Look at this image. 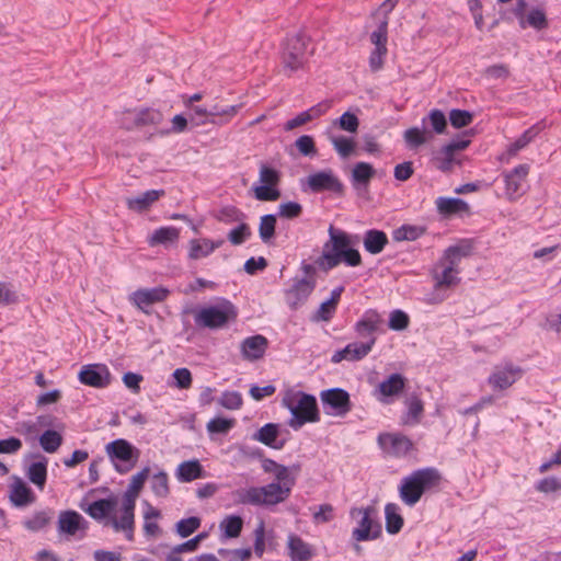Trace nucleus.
Masks as SVG:
<instances>
[{
	"instance_id": "nucleus-1",
	"label": "nucleus",
	"mask_w": 561,
	"mask_h": 561,
	"mask_svg": "<svg viewBox=\"0 0 561 561\" xmlns=\"http://www.w3.org/2000/svg\"><path fill=\"white\" fill-rule=\"evenodd\" d=\"M261 467L265 473L274 477V481L263 486H250L237 491L240 504L270 507L285 502L290 496L301 471V465L298 462L287 467L271 458H264Z\"/></svg>"
},
{
	"instance_id": "nucleus-2",
	"label": "nucleus",
	"mask_w": 561,
	"mask_h": 561,
	"mask_svg": "<svg viewBox=\"0 0 561 561\" xmlns=\"http://www.w3.org/2000/svg\"><path fill=\"white\" fill-rule=\"evenodd\" d=\"M328 233L329 240L323 244L322 254L316 261L320 270L328 272L342 262L352 267L362 264L360 253L352 248L351 236L347 232L330 225Z\"/></svg>"
},
{
	"instance_id": "nucleus-3",
	"label": "nucleus",
	"mask_w": 561,
	"mask_h": 561,
	"mask_svg": "<svg viewBox=\"0 0 561 561\" xmlns=\"http://www.w3.org/2000/svg\"><path fill=\"white\" fill-rule=\"evenodd\" d=\"M193 314L198 329L220 330L237 321L238 308L229 299L217 297L211 304L194 309Z\"/></svg>"
},
{
	"instance_id": "nucleus-4",
	"label": "nucleus",
	"mask_w": 561,
	"mask_h": 561,
	"mask_svg": "<svg viewBox=\"0 0 561 561\" xmlns=\"http://www.w3.org/2000/svg\"><path fill=\"white\" fill-rule=\"evenodd\" d=\"M310 46V38L304 33H296L286 37L282 45L280 61L287 76L307 67L309 58L313 54V47Z\"/></svg>"
},
{
	"instance_id": "nucleus-5",
	"label": "nucleus",
	"mask_w": 561,
	"mask_h": 561,
	"mask_svg": "<svg viewBox=\"0 0 561 561\" xmlns=\"http://www.w3.org/2000/svg\"><path fill=\"white\" fill-rule=\"evenodd\" d=\"M282 404L291 413L289 425L293 428H299L308 422H318L320 420L316 397L299 390L288 389Z\"/></svg>"
},
{
	"instance_id": "nucleus-6",
	"label": "nucleus",
	"mask_w": 561,
	"mask_h": 561,
	"mask_svg": "<svg viewBox=\"0 0 561 561\" xmlns=\"http://www.w3.org/2000/svg\"><path fill=\"white\" fill-rule=\"evenodd\" d=\"M440 481V474L435 468H423L413 471L401 480L399 495L404 504L412 507L422 497L424 492L436 486Z\"/></svg>"
},
{
	"instance_id": "nucleus-7",
	"label": "nucleus",
	"mask_w": 561,
	"mask_h": 561,
	"mask_svg": "<svg viewBox=\"0 0 561 561\" xmlns=\"http://www.w3.org/2000/svg\"><path fill=\"white\" fill-rule=\"evenodd\" d=\"M469 254V250L460 245H450L445 251L437 263L442 271H435L433 278L435 289L450 288L460 283L459 264L463 256Z\"/></svg>"
},
{
	"instance_id": "nucleus-8",
	"label": "nucleus",
	"mask_w": 561,
	"mask_h": 561,
	"mask_svg": "<svg viewBox=\"0 0 561 561\" xmlns=\"http://www.w3.org/2000/svg\"><path fill=\"white\" fill-rule=\"evenodd\" d=\"M105 453L113 462L115 470L121 474L130 471L140 456L139 449L124 438H117L106 444Z\"/></svg>"
},
{
	"instance_id": "nucleus-9",
	"label": "nucleus",
	"mask_w": 561,
	"mask_h": 561,
	"mask_svg": "<svg viewBox=\"0 0 561 561\" xmlns=\"http://www.w3.org/2000/svg\"><path fill=\"white\" fill-rule=\"evenodd\" d=\"M360 515L357 527L352 531V539L356 542L378 539L382 534L381 524L376 519V510L373 506L353 508L351 516Z\"/></svg>"
},
{
	"instance_id": "nucleus-10",
	"label": "nucleus",
	"mask_w": 561,
	"mask_h": 561,
	"mask_svg": "<svg viewBox=\"0 0 561 561\" xmlns=\"http://www.w3.org/2000/svg\"><path fill=\"white\" fill-rule=\"evenodd\" d=\"M259 179L262 185L253 187L255 198L262 202L277 201L280 197V192L277 188L282 179L280 172L262 163L260 165Z\"/></svg>"
},
{
	"instance_id": "nucleus-11",
	"label": "nucleus",
	"mask_w": 561,
	"mask_h": 561,
	"mask_svg": "<svg viewBox=\"0 0 561 561\" xmlns=\"http://www.w3.org/2000/svg\"><path fill=\"white\" fill-rule=\"evenodd\" d=\"M320 399L327 414L344 416L352 410L350 393L342 388L322 390Z\"/></svg>"
},
{
	"instance_id": "nucleus-12",
	"label": "nucleus",
	"mask_w": 561,
	"mask_h": 561,
	"mask_svg": "<svg viewBox=\"0 0 561 561\" xmlns=\"http://www.w3.org/2000/svg\"><path fill=\"white\" fill-rule=\"evenodd\" d=\"M383 319L375 309L366 310L354 324V331L363 342L377 341V334L382 331Z\"/></svg>"
},
{
	"instance_id": "nucleus-13",
	"label": "nucleus",
	"mask_w": 561,
	"mask_h": 561,
	"mask_svg": "<svg viewBox=\"0 0 561 561\" xmlns=\"http://www.w3.org/2000/svg\"><path fill=\"white\" fill-rule=\"evenodd\" d=\"M523 369L513 363L496 365L488 378V383L494 390H506L522 378Z\"/></svg>"
},
{
	"instance_id": "nucleus-14",
	"label": "nucleus",
	"mask_w": 561,
	"mask_h": 561,
	"mask_svg": "<svg viewBox=\"0 0 561 561\" xmlns=\"http://www.w3.org/2000/svg\"><path fill=\"white\" fill-rule=\"evenodd\" d=\"M316 287L313 278H294L289 288L284 291L285 300L291 310H297L302 306Z\"/></svg>"
},
{
	"instance_id": "nucleus-15",
	"label": "nucleus",
	"mask_w": 561,
	"mask_h": 561,
	"mask_svg": "<svg viewBox=\"0 0 561 561\" xmlns=\"http://www.w3.org/2000/svg\"><path fill=\"white\" fill-rule=\"evenodd\" d=\"M78 379L85 386L103 389L111 385L112 375L104 364H88L82 366Z\"/></svg>"
},
{
	"instance_id": "nucleus-16",
	"label": "nucleus",
	"mask_w": 561,
	"mask_h": 561,
	"mask_svg": "<svg viewBox=\"0 0 561 561\" xmlns=\"http://www.w3.org/2000/svg\"><path fill=\"white\" fill-rule=\"evenodd\" d=\"M529 170V165L523 163L504 174L505 195L507 199L516 201L526 192V180Z\"/></svg>"
},
{
	"instance_id": "nucleus-17",
	"label": "nucleus",
	"mask_w": 561,
	"mask_h": 561,
	"mask_svg": "<svg viewBox=\"0 0 561 561\" xmlns=\"http://www.w3.org/2000/svg\"><path fill=\"white\" fill-rule=\"evenodd\" d=\"M170 291L169 289L159 286L152 288H140L129 295V301L135 305L139 310L149 313V307L154 304L164 301Z\"/></svg>"
},
{
	"instance_id": "nucleus-18",
	"label": "nucleus",
	"mask_w": 561,
	"mask_h": 561,
	"mask_svg": "<svg viewBox=\"0 0 561 561\" xmlns=\"http://www.w3.org/2000/svg\"><path fill=\"white\" fill-rule=\"evenodd\" d=\"M163 122V114L156 108L144 107L138 111H128L123 119L127 130L145 126H156Z\"/></svg>"
},
{
	"instance_id": "nucleus-19",
	"label": "nucleus",
	"mask_w": 561,
	"mask_h": 561,
	"mask_svg": "<svg viewBox=\"0 0 561 561\" xmlns=\"http://www.w3.org/2000/svg\"><path fill=\"white\" fill-rule=\"evenodd\" d=\"M308 186L311 192H332L334 194L342 195L344 192V185L340 179L334 175L332 170L319 171L310 174L307 178Z\"/></svg>"
},
{
	"instance_id": "nucleus-20",
	"label": "nucleus",
	"mask_w": 561,
	"mask_h": 561,
	"mask_svg": "<svg viewBox=\"0 0 561 561\" xmlns=\"http://www.w3.org/2000/svg\"><path fill=\"white\" fill-rule=\"evenodd\" d=\"M378 444L393 457H403L413 448L412 440L401 433H381L378 435Z\"/></svg>"
},
{
	"instance_id": "nucleus-21",
	"label": "nucleus",
	"mask_w": 561,
	"mask_h": 561,
	"mask_svg": "<svg viewBox=\"0 0 561 561\" xmlns=\"http://www.w3.org/2000/svg\"><path fill=\"white\" fill-rule=\"evenodd\" d=\"M405 387V378L398 373L391 374L387 379L381 381L375 390L376 399L383 403L389 404L393 397L399 396Z\"/></svg>"
},
{
	"instance_id": "nucleus-22",
	"label": "nucleus",
	"mask_w": 561,
	"mask_h": 561,
	"mask_svg": "<svg viewBox=\"0 0 561 561\" xmlns=\"http://www.w3.org/2000/svg\"><path fill=\"white\" fill-rule=\"evenodd\" d=\"M374 347V340L369 342H353L344 348L334 352L331 362L339 364L342 360L357 362L365 358Z\"/></svg>"
},
{
	"instance_id": "nucleus-23",
	"label": "nucleus",
	"mask_w": 561,
	"mask_h": 561,
	"mask_svg": "<svg viewBox=\"0 0 561 561\" xmlns=\"http://www.w3.org/2000/svg\"><path fill=\"white\" fill-rule=\"evenodd\" d=\"M243 104H236L230 106H220L218 104L210 105L208 108V118L198 119L195 122L196 126L213 124V125H227L242 108Z\"/></svg>"
},
{
	"instance_id": "nucleus-24",
	"label": "nucleus",
	"mask_w": 561,
	"mask_h": 561,
	"mask_svg": "<svg viewBox=\"0 0 561 561\" xmlns=\"http://www.w3.org/2000/svg\"><path fill=\"white\" fill-rule=\"evenodd\" d=\"M111 525L115 531L125 533L127 540L134 539V526H135V504L129 500H123L122 515L119 518L113 517Z\"/></svg>"
},
{
	"instance_id": "nucleus-25",
	"label": "nucleus",
	"mask_w": 561,
	"mask_h": 561,
	"mask_svg": "<svg viewBox=\"0 0 561 561\" xmlns=\"http://www.w3.org/2000/svg\"><path fill=\"white\" fill-rule=\"evenodd\" d=\"M267 346V339L264 335L255 334L241 342L240 351L244 359L253 362L264 356Z\"/></svg>"
},
{
	"instance_id": "nucleus-26",
	"label": "nucleus",
	"mask_w": 561,
	"mask_h": 561,
	"mask_svg": "<svg viewBox=\"0 0 561 561\" xmlns=\"http://www.w3.org/2000/svg\"><path fill=\"white\" fill-rule=\"evenodd\" d=\"M280 425L277 423H267L253 434V439L268 446L273 449H282L286 439H278Z\"/></svg>"
},
{
	"instance_id": "nucleus-27",
	"label": "nucleus",
	"mask_w": 561,
	"mask_h": 561,
	"mask_svg": "<svg viewBox=\"0 0 561 561\" xmlns=\"http://www.w3.org/2000/svg\"><path fill=\"white\" fill-rule=\"evenodd\" d=\"M329 107H330V105L328 103H318V104L311 106L310 108H308L304 112H300L294 118L288 119L284 124V130L285 131L294 130V129H296L316 118H319L320 116L325 114V112L329 110Z\"/></svg>"
},
{
	"instance_id": "nucleus-28",
	"label": "nucleus",
	"mask_w": 561,
	"mask_h": 561,
	"mask_svg": "<svg viewBox=\"0 0 561 561\" xmlns=\"http://www.w3.org/2000/svg\"><path fill=\"white\" fill-rule=\"evenodd\" d=\"M87 522L76 511H62L58 518V531L68 536H75L79 530L85 529Z\"/></svg>"
},
{
	"instance_id": "nucleus-29",
	"label": "nucleus",
	"mask_w": 561,
	"mask_h": 561,
	"mask_svg": "<svg viewBox=\"0 0 561 561\" xmlns=\"http://www.w3.org/2000/svg\"><path fill=\"white\" fill-rule=\"evenodd\" d=\"M225 243V240H210L207 238L203 239H192L188 243V253L187 256L190 260H199L202 257H207L210 255L216 249L220 248Z\"/></svg>"
},
{
	"instance_id": "nucleus-30",
	"label": "nucleus",
	"mask_w": 561,
	"mask_h": 561,
	"mask_svg": "<svg viewBox=\"0 0 561 561\" xmlns=\"http://www.w3.org/2000/svg\"><path fill=\"white\" fill-rule=\"evenodd\" d=\"M164 190H149L135 197H128L126 205L128 209L142 213L150 208L160 197L164 196Z\"/></svg>"
},
{
	"instance_id": "nucleus-31",
	"label": "nucleus",
	"mask_w": 561,
	"mask_h": 561,
	"mask_svg": "<svg viewBox=\"0 0 561 561\" xmlns=\"http://www.w3.org/2000/svg\"><path fill=\"white\" fill-rule=\"evenodd\" d=\"M10 501L16 507H23L35 502V495L31 488L21 479H16L11 485Z\"/></svg>"
},
{
	"instance_id": "nucleus-32",
	"label": "nucleus",
	"mask_w": 561,
	"mask_h": 561,
	"mask_svg": "<svg viewBox=\"0 0 561 561\" xmlns=\"http://www.w3.org/2000/svg\"><path fill=\"white\" fill-rule=\"evenodd\" d=\"M375 169L368 162H357L352 170L351 182L355 190L367 188L375 176Z\"/></svg>"
},
{
	"instance_id": "nucleus-33",
	"label": "nucleus",
	"mask_w": 561,
	"mask_h": 561,
	"mask_svg": "<svg viewBox=\"0 0 561 561\" xmlns=\"http://www.w3.org/2000/svg\"><path fill=\"white\" fill-rule=\"evenodd\" d=\"M288 554L293 561H309L313 557L310 545L297 535L288 537Z\"/></svg>"
},
{
	"instance_id": "nucleus-34",
	"label": "nucleus",
	"mask_w": 561,
	"mask_h": 561,
	"mask_svg": "<svg viewBox=\"0 0 561 561\" xmlns=\"http://www.w3.org/2000/svg\"><path fill=\"white\" fill-rule=\"evenodd\" d=\"M388 242L386 232L378 229L367 230L363 239L364 248L370 254L381 253Z\"/></svg>"
},
{
	"instance_id": "nucleus-35",
	"label": "nucleus",
	"mask_w": 561,
	"mask_h": 561,
	"mask_svg": "<svg viewBox=\"0 0 561 561\" xmlns=\"http://www.w3.org/2000/svg\"><path fill=\"white\" fill-rule=\"evenodd\" d=\"M203 477V466L196 459L183 461L178 466L176 478L181 482H191Z\"/></svg>"
},
{
	"instance_id": "nucleus-36",
	"label": "nucleus",
	"mask_w": 561,
	"mask_h": 561,
	"mask_svg": "<svg viewBox=\"0 0 561 561\" xmlns=\"http://www.w3.org/2000/svg\"><path fill=\"white\" fill-rule=\"evenodd\" d=\"M436 208L440 215L451 216L468 210V204L455 197H438L435 202Z\"/></svg>"
},
{
	"instance_id": "nucleus-37",
	"label": "nucleus",
	"mask_w": 561,
	"mask_h": 561,
	"mask_svg": "<svg viewBox=\"0 0 561 561\" xmlns=\"http://www.w3.org/2000/svg\"><path fill=\"white\" fill-rule=\"evenodd\" d=\"M386 530L390 535L400 533L404 519L400 514V507L396 503H388L385 506Z\"/></svg>"
},
{
	"instance_id": "nucleus-38",
	"label": "nucleus",
	"mask_w": 561,
	"mask_h": 561,
	"mask_svg": "<svg viewBox=\"0 0 561 561\" xmlns=\"http://www.w3.org/2000/svg\"><path fill=\"white\" fill-rule=\"evenodd\" d=\"M115 499H101L92 502L87 508V513L96 520L107 517L116 507Z\"/></svg>"
},
{
	"instance_id": "nucleus-39",
	"label": "nucleus",
	"mask_w": 561,
	"mask_h": 561,
	"mask_svg": "<svg viewBox=\"0 0 561 561\" xmlns=\"http://www.w3.org/2000/svg\"><path fill=\"white\" fill-rule=\"evenodd\" d=\"M407 413L403 417L404 424H417L424 412V403L421 398L416 394L410 396L407 401Z\"/></svg>"
},
{
	"instance_id": "nucleus-40",
	"label": "nucleus",
	"mask_w": 561,
	"mask_h": 561,
	"mask_svg": "<svg viewBox=\"0 0 561 561\" xmlns=\"http://www.w3.org/2000/svg\"><path fill=\"white\" fill-rule=\"evenodd\" d=\"M149 473H150V468L145 467L139 472L134 474L130 479L128 489L125 492L123 500H129V501H131L133 504L136 505V499H137L139 492L141 491V489L144 488V484H145L146 480L148 479Z\"/></svg>"
},
{
	"instance_id": "nucleus-41",
	"label": "nucleus",
	"mask_w": 561,
	"mask_h": 561,
	"mask_svg": "<svg viewBox=\"0 0 561 561\" xmlns=\"http://www.w3.org/2000/svg\"><path fill=\"white\" fill-rule=\"evenodd\" d=\"M328 138L332 144L334 150L343 159L348 158L355 150L356 144L354 139L351 137L334 135L328 131Z\"/></svg>"
},
{
	"instance_id": "nucleus-42",
	"label": "nucleus",
	"mask_w": 561,
	"mask_h": 561,
	"mask_svg": "<svg viewBox=\"0 0 561 561\" xmlns=\"http://www.w3.org/2000/svg\"><path fill=\"white\" fill-rule=\"evenodd\" d=\"M26 476L39 490H43L47 479V460L43 458L30 465Z\"/></svg>"
},
{
	"instance_id": "nucleus-43",
	"label": "nucleus",
	"mask_w": 561,
	"mask_h": 561,
	"mask_svg": "<svg viewBox=\"0 0 561 561\" xmlns=\"http://www.w3.org/2000/svg\"><path fill=\"white\" fill-rule=\"evenodd\" d=\"M180 236L179 229L175 227H161L156 229L149 238V244L151 247L158 244H169L178 241Z\"/></svg>"
},
{
	"instance_id": "nucleus-44",
	"label": "nucleus",
	"mask_w": 561,
	"mask_h": 561,
	"mask_svg": "<svg viewBox=\"0 0 561 561\" xmlns=\"http://www.w3.org/2000/svg\"><path fill=\"white\" fill-rule=\"evenodd\" d=\"M425 233V228L414 225H402L392 231L396 242L415 241Z\"/></svg>"
},
{
	"instance_id": "nucleus-45",
	"label": "nucleus",
	"mask_w": 561,
	"mask_h": 561,
	"mask_svg": "<svg viewBox=\"0 0 561 561\" xmlns=\"http://www.w3.org/2000/svg\"><path fill=\"white\" fill-rule=\"evenodd\" d=\"M150 488L157 497L165 499L170 494L169 476L161 470L150 478Z\"/></svg>"
},
{
	"instance_id": "nucleus-46",
	"label": "nucleus",
	"mask_w": 561,
	"mask_h": 561,
	"mask_svg": "<svg viewBox=\"0 0 561 561\" xmlns=\"http://www.w3.org/2000/svg\"><path fill=\"white\" fill-rule=\"evenodd\" d=\"M215 218L225 225L240 224L245 220V214L236 206L229 205L220 208Z\"/></svg>"
},
{
	"instance_id": "nucleus-47",
	"label": "nucleus",
	"mask_w": 561,
	"mask_h": 561,
	"mask_svg": "<svg viewBox=\"0 0 561 561\" xmlns=\"http://www.w3.org/2000/svg\"><path fill=\"white\" fill-rule=\"evenodd\" d=\"M539 133L540 127L538 125H534L526 129L514 142L510 145L507 149L508 154L515 156L519 150L531 142Z\"/></svg>"
},
{
	"instance_id": "nucleus-48",
	"label": "nucleus",
	"mask_w": 561,
	"mask_h": 561,
	"mask_svg": "<svg viewBox=\"0 0 561 561\" xmlns=\"http://www.w3.org/2000/svg\"><path fill=\"white\" fill-rule=\"evenodd\" d=\"M42 448L49 454L58 450L62 444V436L54 430H47L39 436Z\"/></svg>"
},
{
	"instance_id": "nucleus-49",
	"label": "nucleus",
	"mask_w": 561,
	"mask_h": 561,
	"mask_svg": "<svg viewBox=\"0 0 561 561\" xmlns=\"http://www.w3.org/2000/svg\"><path fill=\"white\" fill-rule=\"evenodd\" d=\"M370 42L375 48L388 49V19L382 18L379 20L377 28L370 34Z\"/></svg>"
},
{
	"instance_id": "nucleus-50",
	"label": "nucleus",
	"mask_w": 561,
	"mask_h": 561,
	"mask_svg": "<svg viewBox=\"0 0 561 561\" xmlns=\"http://www.w3.org/2000/svg\"><path fill=\"white\" fill-rule=\"evenodd\" d=\"M251 236L252 231L250 226L242 221L228 232L227 238L232 245H240L249 240Z\"/></svg>"
},
{
	"instance_id": "nucleus-51",
	"label": "nucleus",
	"mask_w": 561,
	"mask_h": 561,
	"mask_svg": "<svg viewBox=\"0 0 561 561\" xmlns=\"http://www.w3.org/2000/svg\"><path fill=\"white\" fill-rule=\"evenodd\" d=\"M243 526V520L240 516L231 515L226 517L220 523V528L224 530L225 536L228 538H236L240 535Z\"/></svg>"
},
{
	"instance_id": "nucleus-52",
	"label": "nucleus",
	"mask_w": 561,
	"mask_h": 561,
	"mask_svg": "<svg viewBox=\"0 0 561 561\" xmlns=\"http://www.w3.org/2000/svg\"><path fill=\"white\" fill-rule=\"evenodd\" d=\"M51 516L46 511L36 512L32 517L23 520V526L31 531H38L48 525Z\"/></svg>"
},
{
	"instance_id": "nucleus-53",
	"label": "nucleus",
	"mask_w": 561,
	"mask_h": 561,
	"mask_svg": "<svg viewBox=\"0 0 561 561\" xmlns=\"http://www.w3.org/2000/svg\"><path fill=\"white\" fill-rule=\"evenodd\" d=\"M276 216L273 214L261 217L259 233L263 242H267L275 234Z\"/></svg>"
},
{
	"instance_id": "nucleus-54",
	"label": "nucleus",
	"mask_w": 561,
	"mask_h": 561,
	"mask_svg": "<svg viewBox=\"0 0 561 561\" xmlns=\"http://www.w3.org/2000/svg\"><path fill=\"white\" fill-rule=\"evenodd\" d=\"M403 139L410 149H415L427 141L425 131L419 127L407 129L403 134Z\"/></svg>"
},
{
	"instance_id": "nucleus-55",
	"label": "nucleus",
	"mask_w": 561,
	"mask_h": 561,
	"mask_svg": "<svg viewBox=\"0 0 561 561\" xmlns=\"http://www.w3.org/2000/svg\"><path fill=\"white\" fill-rule=\"evenodd\" d=\"M333 126H339L342 130L353 134L356 133L359 127V119L355 114L345 112L333 122Z\"/></svg>"
},
{
	"instance_id": "nucleus-56",
	"label": "nucleus",
	"mask_w": 561,
	"mask_h": 561,
	"mask_svg": "<svg viewBox=\"0 0 561 561\" xmlns=\"http://www.w3.org/2000/svg\"><path fill=\"white\" fill-rule=\"evenodd\" d=\"M201 518L196 516L181 519L176 523V533L182 538H186L201 527Z\"/></svg>"
},
{
	"instance_id": "nucleus-57",
	"label": "nucleus",
	"mask_w": 561,
	"mask_h": 561,
	"mask_svg": "<svg viewBox=\"0 0 561 561\" xmlns=\"http://www.w3.org/2000/svg\"><path fill=\"white\" fill-rule=\"evenodd\" d=\"M410 324L408 313L400 309L392 310L389 314L388 325L393 331H403Z\"/></svg>"
},
{
	"instance_id": "nucleus-58",
	"label": "nucleus",
	"mask_w": 561,
	"mask_h": 561,
	"mask_svg": "<svg viewBox=\"0 0 561 561\" xmlns=\"http://www.w3.org/2000/svg\"><path fill=\"white\" fill-rule=\"evenodd\" d=\"M234 426L233 419L214 417L207 423V431L209 433L226 434Z\"/></svg>"
},
{
	"instance_id": "nucleus-59",
	"label": "nucleus",
	"mask_w": 561,
	"mask_h": 561,
	"mask_svg": "<svg viewBox=\"0 0 561 561\" xmlns=\"http://www.w3.org/2000/svg\"><path fill=\"white\" fill-rule=\"evenodd\" d=\"M473 115L471 112L466 110H451L449 113L450 124L455 128H461L470 125L472 123Z\"/></svg>"
},
{
	"instance_id": "nucleus-60",
	"label": "nucleus",
	"mask_w": 561,
	"mask_h": 561,
	"mask_svg": "<svg viewBox=\"0 0 561 561\" xmlns=\"http://www.w3.org/2000/svg\"><path fill=\"white\" fill-rule=\"evenodd\" d=\"M219 403L228 410H238L241 408L243 400L238 391H225L219 399Z\"/></svg>"
},
{
	"instance_id": "nucleus-61",
	"label": "nucleus",
	"mask_w": 561,
	"mask_h": 561,
	"mask_svg": "<svg viewBox=\"0 0 561 561\" xmlns=\"http://www.w3.org/2000/svg\"><path fill=\"white\" fill-rule=\"evenodd\" d=\"M19 302V295L13 286L7 282H0V305L9 306Z\"/></svg>"
},
{
	"instance_id": "nucleus-62",
	"label": "nucleus",
	"mask_w": 561,
	"mask_h": 561,
	"mask_svg": "<svg viewBox=\"0 0 561 561\" xmlns=\"http://www.w3.org/2000/svg\"><path fill=\"white\" fill-rule=\"evenodd\" d=\"M295 146L297 150L305 157L314 156L317 153L314 140L309 135H302L298 137L295 141Z\"/></svg>"
},
{
	"instance_id": "nucleus-63",
	"label": "nucleus",
	"mask_w": 561,
	"mask_h": 561,
	"mask_svg": "<svg viewBox=\"0 0 561 561\" xmlns=\"http://www.w3.org/2000/svg\"><path fill=\"white\" fill-rule=\"evenodd\" d=\"M302 213V206L297 202H286L278 206V215L283 218H298Z\"/></svg>"
},
{
	"instance_id": "nucleus-64",
	"label": "nucleus",
	"mask_w": 561,
	"mask_h": 561,
	"mask_svg": "<svg viewBox=\"0 0 561 561\" xmlns=\"http://www.w3.org/2000/svg\"><path fill=\"white\" fill-rule=\"evenodd\" d=\"M428 121L432 129L436 134H443L447 127V121L445 114L440 110H432L428 114Z\"/></svg>"
}]
</instances>
